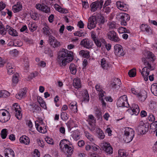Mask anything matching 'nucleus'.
<instances>
[{"label":"nucleus","instance_id":"nucleus-1","mask_svg":"<svg viewBox=\"0 0 157 157\" xmlns=\"http://www.w3.org/2000/svg\"><path fill=\"white\" fill-rule=\"evenodd\" d=\"M155 59V57L154 54L150 52H147V57L142 58V61L145 66L142 69V74L143 76H146L144 78V80L146 81L148 80V76L149 74L150 70H152L153 69L150 63V61H154Z\"/></svg>","mask_w":157,"mask_h":157},{"label":"nucleus","instance_id":"nucleus-2","mask_svg":"<svg viewBox=\"0 0 157 157\" xmlns=\"http://www.w3.org/2000/svg\"><path fill=\"white\" fill-rule=\"evenodd\" d=\"M74 59L73 52L65 49H63L59 52L57 61L58 64L62 67H65L68 63L72 61Z\"/></svg>","mask_w":157,"mask_h":157},{"label":"nucleus","instance_id":"nucleus-3","mask_svg":"<svg viewBox=\"0 0 157 157\" xmlns=\"http://www.w3.org/2000/svg\"><path fill=\"white\" fill-rule=\"evenodd\" d=\"M135 136L134 131L132 128L127 127L125 128L123 140L126 143L131 141Z\"/></svg>","mask_w":157,"mask_h":157},{"label":"nucleus","instance_id":"nucleus-4","mask_svg":"<svg viewBox=\"0 0 157 157\" xmlns=\"http://www.w3.org/2000/svg\"><path fill=\"white\" fill-rule=\"evenodd\" d=\"M128 99L126 95H124L119 98L117 101V105L119 107H125L128 108L129 105L128 102Z\"/></svg>","mask_w":157,"mask_h":157},{"label":"nucleus","instance_id":"nucleus-5","mask_svg":"<svg viewBox=\"0 0 157 157\" xmlns=\"http://www.w3.org/2000/svg\"><path fill=\"white\" fill-rule=\"evenodd\" d=\"M103 2V0L97 1L92 2L90 6V11L92 12H94L98 9L100 10L102 7Z\"/></svg>","mask_w":157,"mask_h":157},{"label":"nucleus","instance_id":"nucleus-6","mask_svg":"<svg viewBox=\"0 0 157 157\" xmlns=\"http://www.w3.org/2000/svg\"><path fill=\"white\" fill-rule=\"evenodd\" d=\"M117 16V17L120 20L121 25L124 26L127 25V21H129L130 19L129 15L125 13H120Z\"/></svg>","mask_w":157,"mask_h":157},{"label":"nucleus","instance_id":"nucleus-7","mask_svg":"<svg viewBox=\"0 0 157 157\" xmlns=\"http://www.w3.org/2000/svg\"><path fill=\"white\" fill-rule=\"evenodd\" d=\"M108 38L110 40L115 42H118L120 39L117 34L114 31H109L107 34Z\"/></svg>","mask_w":157,"mask_h":157},{"label":"nucleus","instance_id":"nucleus-8","mask_svg":"<svg viewBox=\"0 0 157 157\" xmlns=\"http://www.w3.org/2000/svg\"><path fill=\"white\" fill-rule=\"evenodd\" d=\"M140 109L138 105L135 103L132 104L130 108L127 111L131 115H138L140 113Z\"/></svg>","mask_w":157,"mask_h":157},{"label":"nucleus","instance_id":"nucleus-9","mask_svg":"<svg viewBox=\"0 0 157 157\" xmlns=\"http://www.w3.org/2000/svg\"><path fill=\"white\" fill-rule=\"evenodd\" d=\"M149 125L148 124H145L143 121H140L137 128L138 131L141 134H145L148 130Z\"/></svg>","mask_w":157,"mask_h":157},{"label":"nucleus","instance_id":"nucleus-10","mask_svg":"<svg viewBox=\"0 0 157 157\" xmlns=\"http://www.w3.org/2000/svg\"><path fill=\"white\" fill-rule=\"evenodd\" d=\"M21 109L20 107L17 103H15L13 104V112L15 114V117L19 120L21 119L22 117Z\"/></svg>","mask_w":157,"mask_h":157},{"label":"nucleus","instance_id":"nucleus-11","mask_svg":"<svg viewBox=\"0 0 157 157\" xmlns=\"http://www.w3.org/2000/svg\"><path fill=\"white\" fill-rule=\"evenodd\" d=\"M101 148L107 154L111 155L113 153V148L109 143H103L102 144Z\"/></svg>","mask_w":157,"mask_h":157},{"label":"nucleus","instance_id":"nucleus-12","mask_svg":"<svg viewBox=\"0 0 157 157\" xmlns=\"http://www.w3.org/2000/svg\"><path fill=\"white\" fill-rule=\"evenodd\" d=\"M4 110L7 112V114L6 113L2 112L3 110L0 111V122L2 123H5L8 121L10 117L9 112L5 109Z\"/></svg>","mask_w":157,"mask_h":157},{"label":"nucleus","instance_id":"nucleus-13","mask_svg":"<svg viewBox=\"0 0 157 157\" xmlns=\"http://www.w3.org/2000/svg\"><path fill=\"white\" fill-rule=\"evenodd\" d=\"M114 52L116 56L120 57L123 56L125 55L122 46L119 44H116L114 46Z\"/></svg>","mask_w":157,"mask_h":157},{"label":"nucleus","instance_id":"nucleus-14","mask_svg":"<svg viewBox=\"0 0 157 157\" xmlns=\"http://www.w3.org/2000/svg\"><path fill=\"white\" fill-rule=\"evenodd\" d=\"M35 7L37 9L46 13H51L50 7L45 4H41L39 3L36 4Z\"/></svg>","mask_w":157,"mask_h":157},{"label":"nucleus","instance_id":"nucleus-15","mask_svg":"<svg viewBox=\"0 0 157 157\" xmlns=\"http://www.w3.org/2000/svg\"><path fill=\"white\" fill-rule=\"evenodd\" d=\"M97 24V18L95 16H93L89 19L87 28L90 29L94 28Z\"/></svg>","mask_w":157,"mask_h":157},{"label":"nucleus","instance_id":"nucleus-16","mask_svg":"<svg viewBox=\"0 0 157 157\" xmlns=\"http://www.w3.org/2000/svg\"><path fill=\"white\" fill-rule=\"evenodd\" d=\"M49 44L53 48L58 47L60 45L59 42L57 40L56 38L52 35H50L48 38Z\"/></svg>","mask_w":157,"mask_h":157},{"label":"nucleus","instance_id":"nucleus-17","mask_svg":"<svg viewBox=\"0 0 157 157\" xmlns=\"http://www.w3.org/2000/svg\"><path fill=\"white\" fill-rule=\"evenodd\" d=\"M92 42L86 38L83 39L80 42V44L82 47L87 49H89L92 47Z\"/></svg>","mask_w":157,"mask_h":157},{"label":"nucleus","instance_id":"nucleus-18","mask_svg":"<svg viewBox=\"0 0 157 157\" xmlns=\"http://www.w3.org/2000/svg\"><path fill=\"white\" fill-rule=\"evenodd\" d=\"M121 84L120 79L118 78H115L110 84V86L112 88L118 89Z\"/></svg>","mask_w":157,"mask_h":157},{"label":"nucleus","instance_id":"nucleus-19","mask_svg":"<svg viewBox=\"0 0 157 157\" xmlns=\"http://www.w3.org/2000/svg\"><path fill=\"white\" fill-rule=\"evenodd\" d=\"M140 28L142 31L143 32H146L150 35L152 34V31L150 28V27L147 24H142L140 25Z\"/></svg>","mask_w":157,"mask_h":157},{"label":"nucleus","instance_id":"nucleus-20","mask_svg":"<svg viewBox=\"0 0 157 157\" xmlns=\"http://www.w3.org/2000/svg\"><path fill=\"white\" fill-rule=\"evenodd\" d=\"M26 88H24L21 89L18 93L16 95L15 97L17 99L21 100L26 96Z\"/></svg>","mask_w":157,"mask_h":157},{"label":"nucleus","instance_id":"nucleus-21","mask_svg":"<svg viewBox=\"0 0 157 157\" xmlns=\"http://www.w3.org/2000/svg\"><path fill=\"white\" fill-rule=\"evenodd\" d=\"M5 157H15V153L13 150L10 148H6L4 151Z\"/></svg>","mask_w":157,"mask_h":157},{"label":"nucleus","instance_id":"nucleus-22","mask_svg":"<svg viewBox=\"0 0 157 157\" xmlns=\"http://www.w3.org/2000/svg\"><path fill=\"white\" fill-rule=\"evenodd\" d=\"M137 96L140 101H144L147 97V93L144 90H143L138 94Z\"/></svg>","mask_w":157,"mask_h":157},{"label":"nucleus","instance_id":"nucleus-23","mask_svg":"<svg viewBox=\"0 0 157 157\" xmlns=\"http://www.w3.org/2000/svg\"><path fill=\"white\" fill-rule=\"evenodd\" d=\"M6 67L9 74H12L14 72L15 69L14 68V66L11 63L9 62L7 63Z\"/></svg>","mask_w":157,"mask_h":157},{"label":"nucleus","instance_id":"nucleus-24","mask_svg":"<svg viewBox=\"0 0 157 157\" xmlns=\"http://www.w3.org/2000/svg\"><path fill=\"white\" fill-rule=\"evenodd\" d=\"M82 101L88 102L89 101V96L87 90H85L82 93Z\"/></svg>","mask_w":157,"mask_h":157},{"label":"nucleus","instance_id":"nucleus-25","mask_svg":"<svg viewBox=\"0 0 157 157\" xmlns=\"http://www.w3.org/2000/svg\"><path fill=\"white\" fill-rule=\"evenodd\" d=\"M20 142L22 144H24L27 145L29 144L30 139L29 138L26 136H21L19 139Z\"/></svg>","mask_w":157,"mask_h":157},{"label":"nucleus","instance_id":"nucleus-26","mask_svg":"<svg viewBox=\"0 0 157 157\" xmlns=\"http://www.w3.org/2000/svg\"><path fill=\"white\" fill-rule=\"evenodd\" d=\"M22 5L19 2H17V3L14 5L13 7V10L14 13H17L21 10Z\"/></svg>","mask_w":157,"mask_h":157},{"label":"nucleus","instance_id":"nucleus-27","mask_svg":"<svg viewBox=\"0 0 157 157\" xmlns=\"http://www.w3.org/2000/svg\"><path fill=\"white\" fill-rule=\"evenodd\" d=\"M61 151L65 153L68 154L69 155H70L73 154V150L71 147L68 145L67 146H66Z\"/></svg>","mask_w":157,"mask_h":157},{"label":"nucleus","instance_id":"nucleus-28","mask_svg":"<svg viewBox=\"0 0 157 157\" xmlns=\"http://www.w3.org/2000/svg\"><path fill=\"white\" fill-rule=\"evenodd\" d=\"M77 104L76 102H72L69 105L70 109L74 113H76L78 111Z\"/></svg>","mask_w":157,"mask_h":157},{"label":"nucleus","instance_id":"nucleus-29","mask_svg":"<svg viewBox=\"0 0 157 157\" xmlns=\"http://www.w3.org/2000/svg\"><path fill=\"white\" fill-rule=\"evenodd\" d=\"M77 66L73 63H71L69 66L70 73L72 75H75L77 71Z\"/></svg>","mask_w":157,"mask_h":157},{"label":"nucleus","instance_id":"nucleus-30","mask_svg":"<svg viewBox=\"0 0 157 157\" xmlns=\"http://www.w3.org/2000/svg\"><path fill=\"white\" fill-rule=\"evenodd\" d=\"M94 113L95 117L99 119L100 118H102V113L101 111V109L96 107L95 108Z\"/></svg>","mask_w":157,"mask_h":157},{"label":"nucleus","instance_id":"nucleus-31","mask_svg":"<svg viewBox=\"0 0 157 157\" xmlns=\"http://www.w3.org/2000/svg\"><path fill=\"white\" fill-rule=\"evenodd\" d=\"M40 107L34 103L30 104L29 107V110L33 113L36 112V111L39 110Z\"/></svg>","mask_w":157,"mask_h":157},{"label":"nucleus","instance_id":"nucleus-32","mask_svg":"<svg viewBox=\"0 0 157 157\" xmlns=\"http://www.w3.org/2000/svg\"><path fill=\"white\" fill-rule=\"evenodd\" d=\"M69 141L66 139H64L62 140L59 143V146L61 150L63 149L64 148L67 146Z\"/></svg>","mask_w":157,"mask_h":157},{"label":"nucleus","instance_id":"nucleus-33","mask_svg":"<svg viewBox=\"0 0 157 157\" xmlns=\"http://www.w3.org/2000/svg\"><path fill=\"white\" fill-rule=\"evenodd\" d=\"M101 66L102 68L104 70L108 69L109 66L108 63L105 58L102 59L101 60Z\"/></svg>","mask_w":157,"mask_h":157},{"label":"nucleus","instance_id":"nucleus-34","mask_svg":"<svg viewBox=\"0 0 157 157\" xmlns=\"http://www.w3.org/2000/svg\"><path fill=\"white\" fill-rule=\"evenodd\" d=\"M79 54L84 58H88L90 57V52L87 51L82 50L80 51Z\"/></svg>","mask_w":157,"mask_h":157},{"label":"nucleus","instance_id":"nucleus-35","mask_svg":"<svg viewBox=\"0 0 157 157\" xmlns=\"http://www.w3.org/2000/svg\"><path fill=\"white\" fill-rule=\"evenodd\" d=\"M73 85L76 88L78 89L81 87V83L79 78H76L73 81Z\"/></svg>","mask_w":157,"mask_h":157},{"label":"nucleus","instance_id":"nucleus-36","mask_svg":"<svg viewBox=\"0 0 157 157\" xmlns=\"http://www.w3.org/2000/svg\"><path fill=\"white\" fill-rule=\"evenodd\" d=\"M96 132L98 134V136L100 139H103L105 137L103 132L99 128H98L96 129Z\"/></svg>","mask_w":157,"mask_h":157},{"label":"nucleus","instance_id":"nucleus-37","mask_svg":"<svg viewBox=\"0 0 157 157\" xmlns=\"http://www.w3.org/2000/svg\"><path fill=\"white\" fill-rule=\"evenodd\" d=\"M151 90L153 94L157 96V83H153L151 85Z\"/></svg>","mask_w":157,"mask_h":157},{"label":"nucleus","instance_id":"nucleus-38","mask_svg":"<svg viewBox=\"0 0 157 157\" xmlns=\"http://www.w3.org/2000/svg\"><path fill=\"white\" fill-rule=\"evenodd\" d=\"M8 32L10 35L13 36H16L18 35L17 31L13 28H10V29H9Z\"/></svg>","mask_w":157,"mask_h":157},{"label":"nucleus","instance_id":"nucleus-39","mask_svg":"<svg viewBox=\"0 0 157 157\" xmlns=\"http://www.w3.org/2000/svg\"><path fill=\"white\" fill-rule=\"evenodd\" d=\"M66 124L68 128L70 131L71 130V128L75 127L74 123L73 121H68Z\"/></svg>","mask_w":157,"mask_h":157},{"label":"nucleus","instance_id":"nucleus-40","mask_svg":"<svg viewBox=\"0 0 157 157\" xmlns=\"http://www.w3.org/2000/svg\"><path fill=\"white\" fill-rule=\"evenodd\" d=\"M85 136L91 142L94 140V136L90 134L88 132L85 131L84 132Z\"/></svg>","mask_w":157,"mask_h":157},{"label":"nucleus","instance_id":"nucleus-41","mask_svg":"<svg viewBox=\"0 0 157 157\" xmlns=\"http://www.w3.org/2000/svg\"><path fill=\"white\" fill-rule=\"evenodd\" d=\"M7 131L6 129H3L1 133V137L3 139H5L7 135Z\"/></svg>","mask_w":157,"mask_h":157},{"label":"nucleus","instance_id":"nucleus-42","mask_svg":"<svg viewBox=\"0 0 157 157\" xmlns=\"http://www.w3.org/2000/svg\"><path fill=\"white\" fill-rule=\"evenodd\" d=\"M136 69L134 68L130 70L128 72V75L130 77H135L136 74Z\"/></svg>","mask_w":157,"mask_h":157},{"label":"nucleus","instance_id":"nucleus-43","mask_svg":"<svg viewBox=\"0 0 157 157\" xmlns=\"http://www.w3.org/2000/svg\"><path fill=\"white\" fill-rule=\"evenodd\" d=\"M85 34L86 33L82 32V30L76 31L74 33L75 36H78L79 37L84 36Z\"/></svg>","mask_w":157,"mask_h":157},{"label":"nucleus","instance_id":"nucleus-44","mask_svg":"<svg viewBox=\"0 0 157 157\" xmlns=\"http://www.w3.org/2000/svg\"><path fill=\"white\" fill-rule=\"evenodd\" d=\"M43 33L44 34L49 36L50 32L49 30V28L48 26L44 27L43 28Z\"/></svg>","mask_w":157,"mask_h":157},{"label":"nucleus","instance_id":"nucleus-45","mask_svg":"<svg viewBox=\"0 0 157 157\" xmlns=\"http://www.w3.org/2000/svg\"><path fill=\"white\" fill-rule=\"evenodd\" d=\"M118 153L119 157H127L126 152L122 150H119Z\"/></svg>","mask_w":157,"mask_h":157},{"label":"nucleus","instance_id":"nucleus-46","mask_svg":"<svg viewBox=\"0 0 157 157\" xmlns=\"http://www.w3.org/2000/svg\"><path fill=\"white\" fill-rule=\"evenodd\" d=\"M45 140L47 142V143L49 144L52 145L54 144L53 140L52 138H50V137L48 136L46 137V138H45Z\"/></svg>","mask_w":157,"mask_h":157},{"label":"nucleus","instance_id":"nucleus-47","mask_svg":"<svg viewBox=\"0 0 157 157\" xmlns=\"http://www.w3.org/2000/svg\"><path fill=\"white\" fill-rule=\"evenodd\" d=\"M2 97L6 98L10 95V93L7 91L5 90H2Z\"/></svg>","mask_w":157,"mask_h":157},{"label":"nucleus","instance_id":"nucleus-48","mask_svg":"<svg viewBox=\"0 0 157 157\" xmlns=\"http://www.w3.org/2000/svg\"><path fill=\"white\" fill-rule=\"evenodd\" d=\"M67 114L63 112L61 114L60 117L63 120H67L68 118V117L67 116Z\"/></svg>","mask_w":157,"mask_h":157},{"label":"nucleus","instance_id":"nucleus-49","mask_svg":"<svg viewBox=\"0 0 157 157\" xmlns=\"http://www.w3.org/2000/svg\"><path fill=\"white\" fill-rule=\"evenodd\" d=\"M18 75H14L12 79V82L13 83L17 84L18 82V79L17 77Z\"/></svg>","mask_w":157,"mask_h":157},{"label":"nucleus","instance_id":"nucleus-50","mask_svg":"<svg viewBox=\"0 0 157 157\" xmlns=\"http://www.w3.org/2000/svg\"><path fill=\"white\" fill-rule=\"evenodd\" d=\"M103 10L106 13H109L111 11V8L109 6H103Z\"/></svg>","mask_w":157,"mask_h":157},{"label":"nucleus","instance_id":"nucleus-51","mask_svg":"<svg viewBox=\"0 0 157 157\" xmlns=\"http://www.w3.org/2000/svg\"><path fill=\"white\" fill-rule=\"evenodd\" d=\"M72 137L75 140H77L79 139L80 136L78 133L74 132L73 134Z\"/></svg>","mask_w":157,"mask_h":157},{"label":"nucleus","instance_id":"nucleus-52","mask_svg":"<svg viewBox=\"0 0 157 157\" xmlns=\"http://www.w3.org/2000/svg\"><path fill=\"white\" fill-rule=\"evenodd\" d=\"M92 143L90 142H87L85 146V149L87 151H89L92 148Z\"/></svg>","mask_w":157,"mask_h":157},{"label":"nucleus","instance_id":"nucleus-53","mask_svg":"<svg viewBox=\"0 0 157 157\" xmlns=\"http://www.w3.org/2000/svg\"><path fill=\"white\" fill-rule=\"evenodd\" d=\"M91 148L94 151H97L100 149V147L95 144H92Z\"/></svg>","mask_w":157,"mask_h":157},{"label":"nucleus","instance_id":"nucleus-54","mask_svg":"<svg viewBox=\"0 0 157 157\" xmlns=\"http://www.w3.org/2000/svg\"><path fill=\"white\" fill-rule=\"evenodd\" d=\"M22 42L18 40H15L13 43V45L15 46H21L22 45Z\"/></svg>","mask_w":157,"mask_h":157},{"label":"nucleus","instance_id":"nucleus-55","mask_svg":"<svg viewBox=\"0 0 157 157\" xmlns=\"http://www.w3.org/2000/svg\"><path fill=\"white\" fill-rule=\"evenodd\" d=\"M116 27L115 23L113 22H111L109 23V29H113Z\"/></svg>","mask_w":157,"mask_h":157},{"label":"nucleus","instance_id":"nucleus-56","mask_svg":"<svg viewBox=\"0 0 157 157\" xmlns=\"http://www.w3.org/2000/svg\"><path fill=\"white\" fill-rule=\"evenodd\" d=\"M105 94V91H103V90L100 92H99V98L100 100L101 99H103V97L104 96V94Z\"/></svg>","mask_w":157,"mask_h":157},{"label":"nucleus","instance_id":"nucleus-57","mask_svg":"<svg viewBox=\"0 0 157 157\" xmlns=\"http://www.w3.org/2000/svg\"><path fill=\"white\" fill-rule=\"evenodd\" d=\"M123 4L124 3L123 2H121L120 1H117L116 2V5L117 8L120 9L122 5H123Z\"/></svg>","mask_w":157,"mask_h":157},{"label":"nucleus","instance_id":"nucleus-58","mask_svg":"<svg viewBox=\"0 0 157 157\" xmlns=\"http://www.w3.org/2000/svg\"><path fill=\"white\" fill-rule=\"evenodd\" d=\"M96 45L98 47H101V43L100 40L97 39L95 42H94Z\"/></svg>","mask_w":157,"mask_h":157},{"label":"nucleus","instance_id":"nucleus-59","mask_svg":"<svg viewBox=\"0 0 157 157\" xmlns=\"http://www.w3.org/2000/svg\"><path fill=\"white\" fill-rule=\"evenodd\" d=\"M82 6L85 9H87L89 7V4L87 2L83 1L82 2Z\"/></svg>","mask_w":157,"mask_h":157},{"label":"nucleus","instance_id":"nucleus-60","mask_svg":"<svg viewBox=\"0 0 157 157\" xmlns=\"http://www.w3.org/2000/svg\"><path fill=\"white\" fill-rule=\"evenodd\" d=\"M88 119L89 120V121L91 122L92 123H93V122L95 121L94 117L92 115H89L88 116Z\"/></svg>","mask_w":157,"mask_h":157},{"label":"nucleus","instance_id":"nucleus-61","mask_svg":"<svg viewBox=\"0 0 157 157\" xmlns=\"http://www.w3.org/2000/svg\"><path fill=\"white\" fill-rule=\"evenodd\" d=\"M59 10V12L62 13H67L68 12V10L67 9H63L61 7H60Z\"/></svg>","mask_w":157,"mask_h":157},{"label":"nucleus","instance_id":"nucleus-62","mask_svg":"<svg viewBox=\"0 0 157 157\" xmlns=\"http://www.w3.org/2000/svg\"><path fill=\"white\" fill-rule=\"evenodd\" d=\"M128 9L127 5L125 4H123L122 6L121 7L120 10L124 11H126Z\"/></svg>","mask_w":157,"mask_h":157},{"label":"nucleus","instance_id":"nucleus-63","mask_svg":"<svg viewBox=\"0 0 157 157\" xmlns=\"http://www.w3.org/2000/svg\"><path fill=\"white\" fill-rule=\"evenodd\" d=\"M128 9L127 5L125 4H123L122 6L121 7L120 10L124 11H126Z\"/></svg>","mask_w":157,"mask_h":157},{"label":"nucleus","instance_id":"nucleus-64","mask_svg":"<svg viewBox=\"0 0 157 157\" xmlns=\"http://www.w3.org/2000/svg\"><path fill=\"white\" fill-rule=\"evenodd\" d=\"M54 16L53 14H51L48 17V20L50 23H52L54 20Z\"/></svg>","mask_w":157,"mask_h":157}]
</instances>
